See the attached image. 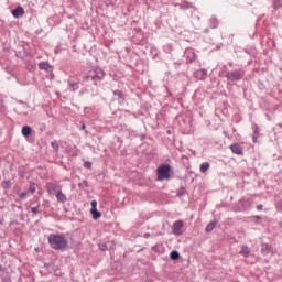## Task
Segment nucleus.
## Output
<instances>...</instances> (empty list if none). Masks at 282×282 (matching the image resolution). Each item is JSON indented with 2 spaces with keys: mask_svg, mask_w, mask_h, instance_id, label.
<instances>
[{
  "mask_svg": "<svg viewBox=\"0 0 282 282\" xmlns=\"http://www.w3.org/2000/svg\"><path fill=\"white\" fill-rule=\"evenodd\" d=\"M210 32V28H205L204 33L208 34Z\"/></svg>",
  "mask_w": 282,
  "mask_h": 282,
  "instance_id": "nucleus-43",
  "label": "nucleus"
},
{
  "mask_svg": "<svg viewBox=\"0 0 282 282\" xmlns=\"http://www.w3.org/2000/svg\"><path fill=\"white\" fill-rule=\"evenodd\" d=\"M230 150L232 151V153H237L238 155H242L243 153V149L238 142L230 144Z\"/></svg>",
  "mask_w": 282,
  "mask_h": 282,
  "instance_id": "nucleus-12",
  "label": "nucleus"
},
{
  "mask_svg": "<svg viewBox=\"0 0 282 282\" xmlns=\"http://www.w3.org/2000/svg\"><path fill=\"white\" fill-rule=\"evenodd\" d=\"M20 219H24V213L20 214Z\"/></svg>",
  "mask_w": 282,
  "mask_h": 282,
  "instance_id": "nucleus-47",
  "label": "nucleus"
},
{
  "mask_svg": "<svg viewBox=\"0 0 282 282\" xmlns=\"http://www.w3.org/2000/svg\"><path fill=\"white\" fill-rule=\"evenodd\" d=\"M84 166L85 169H91L93 162H90L89 160H86V162H84Z\"/></svg>",
  "mask_w": 282,
  "mask_h": 282,
  "instance_id": "nucleus-35",
  "label": "nucleus"
},
{
  "mask_svg": "<svg viewBox=\"0 0 282 282\" xmlns=\"http://www.w3.org/2000/svg\"><path fill=\"white\" fill-rule=\"evenodd\" d=\"M109 241H106L105 243H100L99 245V248L100 250H108L109 249Z\"/></svg>",
  "mask_w": 282,
  "mask_h": 282,
  "instance_id": "nucleus-33",
  "label": "nucleus"
},
{
  "mask_svg": "<svg viewBox=\"0 0 282 282\" xmlns=\"http://www.w3.org/2000/svg\"><path fill=\"white\" fill-rule=\"evenodd\" d=\"M39 68L44 69L45 72H48V73L54 72V67L53 65H51V63H48V61H41L39 63Z\"/></svg>",
  "mask_w": 282,
  "mask_h": 282,
  "instance_id": "nucleus-8",
  "label": "nucleus"
},
{
  "mask_svg": "<svg viewBox=\"0 0 282 282\" xmlns=\"http://www.w3.org/2000/svg\"><path fill=\"white\" fill-rule=\"evenodd\" d=\"M46 188H47V192H48L51 195H54V193H56V196H57V193H58V184H55L54 182H47V183H46Z\"/></svg>",
  "mask_w": 282,
  "mask_h": 282,
  "instance_id": "nucleus-10",
  "label": "nucleus"
},
{
  "mask_svg": "<svg viewBox=\"0 0 282 282\" xmlns=\"http://www.w3.org/2000/svg\"><path fill=\"white\" fill-rule=\"evenodd\" d=\"M105 76V69L101 67H95L94 69H90L86 76H84V80H93V83L97 85L99 80H104Z\"/></svg>",
  "mask_w": 282,
  "mask_h": 282,
  "instance_id": "nucleus-2",
  "label": "nucleus"
},
{
  "mask_svg": "<svg viewBox=\"0 0 282 282\" xmlns=\"http://www.w3.org/2000/svg\"><path fill=\"white\" fill-rule=\"evenodd\" d=\"M185 193H186L185 186H181V188H178L176 195H178V197H182L183 195H185Z\"/></svg>",
  "mask_w": 282,
  "mask_h": 282,
  "instance_id": "nucleus-31",
  "label": "nucleus"
},
{
  "mask_svg": "<svg viewBox=\"0 0 282 282\" xmlns=\"http://www.w3.org/2000/svg\"><path fill=\"white\" fill-rule=\"evenodd\" d=\"M90 204H91L90 213H91V215L94 217L95 209H96V206H97L98 202H97V199H91Z\"/></svg>",
  "mask_w": 282,
  "mask_h": 282,
  "instance_id": "nucleus-28",
  "label": "nucleus"
},
{
  "mask_svg": "<svg viewBox=\"0 0 282 282\" xmlns=\"http://www.w3.org/2000/svg\"><path fill=\"white\" fill-rule=\"evenodd\" d=\"M210 169V162H202L200 164V173H207Z\"/></svg>",
  "mask_w": 282,
  "mask_h": 282,
  "instance_id": "nucleus-20",
  "label": "nucleus"
},
{
  "mask_svg": "<svg viewBox=\"0 0 282 282\" xmlns=\"http://www.w3.org/2000/svg\"><path fill=\"white\" fill-rule=\"evenodd\" d=\"M67 83H68V89H70V91H76L77 89H79V80L69 79Z\"/></svg>",
  "mask_w": 282,
  "mask_h": 282,
  "instance_id": "nucleus-15",
  "label": "nucleus"
},
{
  "mask_svg": "<svg viewBox=\"0 0 282 282\" xmlns=\"http://www.w3.org/2000/svg\"><path fill=\"white\" fill-rule=\"evenodd\" d=\"M144 237L148 239L150 237V232H144Z\"/></svg>",
  "mask_w": 282,
  "mask_h": 282,
  "instance_id": "nucleus-46",
  "label": "nucleus"
},
{
  "mask_svg": "<svg viewBox=\"0 0 282 282\" xmlns=\"http://www.w3.org/2000/svg\"><path fill=\"white\" fill-rule=\"evenodd\" d=\"M273 248L270 243H265V242H262L261 243V252L262 254L267 256V254H270V252H272Z\"/></svg>",
  "mask_w": 282,
  "mask_h": 282,
  "instance_id": "nucleus-13",
  "label": "nucleus"
},
{
  "mask_svg": "<svg viewBox=\"0 0 282 282\" xmlns=\"http://www.w3.org/2000/svg\"><path fill=\"white\" fill-rule=\"evenodd\" d=\"M36 192V186H35V183L32 182L28 188V195L29 193H35Z\"/></svg>",
  "mask_w": 282,
  "mask_h": 282,
  "instance_id": "nucleus-29",
  "label": "nucleus"
},
{
  "mask_svg": "<svg viewBox=\"0 0 282 282\" xmlns=\"http://www.w3.org/2000/svg\"><path fill=\"white\" fill-rule=\"evenodd\" d=\"M172 166L171 164H160L156 169L158 180H171Z\"/></svg>",
  "mask_w": 282,
  "mask_h": 282,
  "instance_id": "nucleus-4",
  "label": "nucleus"
},
{
  "mask_svg": "<svg viewBox=\"0 0 282 282\" xmlns=\"http://www.w3.org/2000/svg\"><path fill=\"white\" fill-rule=\"evenodd\" d=\"M183 219H176L172 226V232H174V235H183Z\"/></svg>",
  "mask_w": 282,
  "mask_h": 282,
  "instance_id": "nucleus-6",
  "label": "nucleus"
},
{
  "mask_svg": "<svg viewBox=\"0 0 282 282\" xmlns=\"http://www.w3.org/2000/svg\"><path fill=\"white\" fill-rule=\"evenodd\" d=\"M196 58H197V54L195 52L187 53V61H189V63H194V61H196Z\"/></svg>",
  "mask_w": 282,
  "mask_h": 282,
  "instance_id": "nucleus-23",
  "label": "nucleus"
},
{
  "mask_svg": "<svg viewBox=\"0 0 282 282\" xmlns=\"http://www.w3.org/2000/svg\"><path fill=\"white\" fill-rule=\"evenodd\" d=\"M44 206H50V199H44Z\"/></svg>",
  "mask_w": 282,
  "mask_h": 282,
  "instance_id": "nucleus-44",
  "label": "nucleus"
},
{
  "mask_svg": "<svg viewBox=\"0 0 282 282\" xmlns=\"http://www.w3.org/2000/svg\"><path fill=\"white\" fill-rule=\"evenodd\" d=\"M252 129H253V131L257 135V140H258V138L260 135V127H258V124L254 123V124H252Z\"/></svg>",
  "mask_w": 282,
  "mask_h": 282,
  "instance_id": "nucleus-30",
  "label": "nucleus"
},
{
  "mask_svg": "<svg viewBox=\"0 0 282 282\" xmlns=\"http://www.w3.org/2000/svg\"><path fill=\"white\" fill-rule=\"evenodd\" d=\"M208 72L207 69L203 68V69H196V72H194V77L197 80H205V78H207Z\"/></svg>",
  "mask_w": 282,
  "mask_h": 282,
  "instance_id": "nucleus-7",
  "label": "nucleus"
},
{
  "mask_svg": "<svg viewBox=\"0 0 282 282\" xmlns=\"http://www.w3.org/2000/svg\"><path fill=\"white\" fill-rule=\"evenodd\" d=\"M101 217V210H98L97 206L95 207L93 219H99Z\"/></svg>",
  "mask_w": 282,
  "mask_h": 282,
  "instance_id": "nucleus-27",
  "label": "nucleus"
},
{
  "mask_svg": "<svg viewBox=\"0 0 282 282\" xmlns=\"http://www.w3.org/2000/svg\"><path fill=\"white\" fill-rule=\"evenodd\" d=\"M82 129H86V124L85 123L82 124Z\"/></svg>",
  "mask_w": 282,
  "mask_h": 282,
  "instance_id": "nucleus-48",
  "label": "nucleus"
},
{
  "mask_svg": "<svg viewBox=\"0 0 282 282\" xmlns=\"http://www.w3.org/2000/svg\"><path fill=\"white\" fill-rule=\"evenodd\" d=\"M48 243L54 250H65L69 241L63 232H51L48 235Z\"/></svg>",
  "mask_w": 282,
  "mask_h": 282,
  "instance_id": "nucleus-1",
  "label": "nucleus"
},
{
  "mask_svg": "<svg viewBox=\"0 0 282 282\" xmlns=\"http://www.w3.org/2000/svg\"><path fill=\"white\" fill-rule=\"evenodd\" d=\"M161 248V243H155V246H152L153 250H160Z\"/></svg>",
  "mask_w": 282,
  "mask_h": 282,
  "instance_id": "nucleus-39",
  "label": "nucleus"
},
{
  "mask_svg": "<svg viewBox=\"0 0 282 282\" xmlns=\"http://www.w3.org/2000/svg\"><path fill=\"white\" fill-rule=\"evenodd\" d=\"M113 96L117 97L119 102H124V100H126V96H124L123 91H121L120 89H115Z\"/></svg>",
  "mask_w": 282,
  "mask_h": 282,
  "instance_id": "nucleus-17",
  "label": "nucleus"
},
{
  "mask_svg": "<svg viewBox=\"0 0 282 282\" xmlns=\"http://www.w3.org/2000/svg\"><path fill=\"white\" fill-rule=\"evenodd\" d=\"M252 140H253V142H258V135H257L256 131H253Z\"/></svg>",
  "mask_w": 282,
  "mask_h": 282,
  "instance_id": "nucleus-40",
  "label": "nucleus"
},
{
  "mask_svg": "<svg viewBox=\"0 0 282 282\" xmlns=\"http://www.w3.org/2000/svg\"><path fill=\"white\" fill-rule=\"evenodd\" d=\"M180 8L181 10H189L191 8H193V3H191L189 1H182L180 3Z\"/></svg>",
  "mask_w": 282,
  "mask_h": 282,
  "instance_id": "nucleus-19",
  "label": "nucleus"
},
{
  "mask_svg": "<svg viewBox=\"0 0 282 282\" xmlns=\"http://www.w3.org/2000/svg\"><path fill=\"white\" fill-rule=\"evenodd\" d=\"M51 145H52V148H53L54 151H58L59 144H58V142H56V140H53V141L51 142Z\"/></svg>",
  "mask_w": 282,
  "mask_h": 282,
  "instance_id": "nucleus-32",
  "label": "nucleus"
},
{
  "mask_svg": "<svg viewBox=\"0 0 282 282\" xmlns=\"http://www.w3.org/2000/svg\"><path fill=\"white\" fill-rule=\"evenodd\" d=\"M240 202H241V203H245V202H246V199H240Z\"/></svg>",
  "mask_w": 282,
  "mask_h": 282,
  "instance_id": "nucleus-49",
  "label": "nucleus"
},
{
  "mask_svg": "<svg viewBox=\"0 0 282 282\" xmlns=\"http://www.w3.org/2000/svg\"><path fill=\"white\" fill-rule=\"evenodd\" d=\"M180 258H181V254H180L178 250H172L170 252V259H173L174 261H176Z\"/></svg>",
  "mask_w": 282,
  "mask_h": 282,
  "instance_id": "nucleus-22",
  "label": "nucleus"
},
{
  "mask_svg": "<svg viewBox=\"0 0 282 282\" xmlns=\"http://www.w3.org/2000/svg\"><path fill=\"white\" fill-rule=\"evenodd\" d=\"M257 209H258V210H263V204H258V205H257Z\"/></svg>",
  "mask_w": 282,
  "mask_h": 282,
  "instance_id": "nucleus-41",
  "label": "nucleus"
},
{
  "mask_svg": "<svg viewBox=\"0 0 282 282\" xmlns=\"http://www.w3.org/2000/svg\"><path fill=\"white\" fill-rule=\"evenodd\" d=\"M39 208H40V202H37L36 206H32L31 210L32 213H34V215H36V213H39Z\"/></svg>",
  "mask_w": 282,
  "mask_h": 282,
  "instance_id": "nucleus-34",
  "label": "nucleus"
},
{
  "mask_svg": "<svg viewBox=\"0 0 282 282\" xmlns=\"http://www.w3.org/2000/svg\"><path fill=\"white\" fill-rule=\"evenodd\" d=\"M245 76V69H231L230 72H227L225 75L229 83H239V80H242Z\"/></svg>",
  "mask_w": 282,
  "mask_h": 282,
  "instance_id": "nucleus-3",
  "label": "nucleus"
},
{
  "mask_svg": "<svg viewBox=\"0 0 282 282\" xmlns=\"http://www.w3.org/2000/svg\"><path fill=\"white\" fill-rule=\"evenodd\" d=\"M0 111L2 113H7V111H8V109H7L6 105H4V100L2 98H0Z\"/></svg>",
  "mask_w": 282,
  "mask_h": 282,
  "instance_id": "nucleus-26",
  "label": "nucleus"
},
{
  "mask_svg": "<svg viewBox=\"0 0 282 282\" xmlns=\"http://www.w3.org/2000/svg\"><path fill=\"white\" fill-rule=\"evenodd\" d=\"M282 8V0H274L273 1V9L280 10Z\"/></svg>",
  "mask_w": 282,
  "mask_h": 282,
  "instance_id": "nucleus-25",
  "label": "nucleus"
},
{
  "mask_svg": "<svg viewBox=\"0 0 282 282\" xmlns=\"http://www.w3.org/2000/svg\"><path fill=\"white\" fill-rule=\"evenodd\" d=\"M25 14V10L22 6H18L12 10V15L15 17V19H19L20 17H23Z\"/></svg>",
  "mask_w": 282,
  "mask_h": 282,
  "instance_id": "nucleus-11",
  "label": "nucleus"
},
{
  "mask_svg": "<svg viewBox=\"0 0 282 282\" xmlns=\"http://www.w3.org/2000/svg\"><path fill=\"white\" fill-rule=\"evenodd\" d=\"M26 195H29V191H23L22 193H20V198L25 199Z\"/></svg>",
  "mask_w": 282,
  "mask_h": 282,
  "instance_id": "nucleus-36",
  "label": "nucleus"
},
{
  "mask_svg": "<svg viewBox=\"0 0 282 282\" xmlns=\"http://www.w3.org/2000/svg\"><path fill=\"white\" fill-rule=\"evenodd\" d=\"M3 188H11L12 186V180H3V182L1 183Z\"/></svg>",
  "mask_w": 282,
  "mask_h": 282,
  "instance_id": "nucleus-24",
  "label": "nucleus"
},
{
  "mask_svg": "<svg viewBox=\"0 0 282 282\" xmlns=\"http://www.w3.org/2000/svg\"><path fill=\"white\" fill-rule=\"evenodd\" d=\"M3 270H6V268L2 265V263H0V272H3Z\"/></svg>",
  "mask_w": 282,
  "mask_h": 282,
  "instance_id": "nucleus-45",
  "label": "nucleus"
},
{
  "mask_svg": "<svg viewBox=\"0 0 282 282\" xmlns=\"http://www.w3.org/2000/svg\"><path fill=\"white\" fill-rule=\"evenodd\" d=\"M2 282H12L11 278H2Z\"/></svg>",
  "mask_w": 282,
  "mask_h": 282,
  "instance_id": "nucleus-42",
  "label": "nucleus"
},
{
  "mask_svg": "<svg viewBox=\"0 0 282 282\" xmlns=\"http://www.w3.org/2000/svg\"><path fill=\"white\" fill-rule=\"evenodd\" d=\"M254 221L258 224L262 219L261 215H253Z\"/></svg>",
  "mask_w": 282,
  "mask_h": 282,
  "instance_id": "nucleus-37",
  "label": "nucleus"
},
{
  "mask_svg": "<svg viewBox=\"0 0 282 282\" xmlns=\"http://www.w3.org/2000/svg\"><path fill=\"white\" fill-rule=\"evenodd\" d=\"M33 129L32 127H30L29 124H24L21 129V133L22 135H24L25 138H29V135H31Z\"/></svg>",
  "mask_w": 282,
  "mask_h": 282,
  "instance_id": "nucleus-16",
  "label": "nucleus"
},
{
  "mask_svg": "<svg viewBox=\"0 0 282 282\" xmlns=\"http://www.w3.org/2000/svg\"><path fill=\"white\" fill-rule=\"evenodd\" d=\"M217 219H213L212 221H209L205 228L206 232H212L215 228V226L217 225Z\"/></svg>",
  "mask_w": 282,
  "mask_h": 282,
  "instance_id": "nucleus-18",
  "label": "nucleus"
},
{
  "mask_svg": "<svg viewBox=\"0 0 282 282\" xmlns=\"http://www.w3.org/2000/svg\"><path fill=\"white\" fill-rule=\"evenodd\" d=\"M28 109L29 105L23 100H20L17 107H14V111H17V113H20L21 116H25L28 113Z\"/></svg>",
  "mask_w": 282,
  "mask_h": 282,
  "instance_id": "nucleus-5",
  "label": "nucleus"
},
{
  "mask_svg": "<svg viewBox=\"0 0 282 282\" xmlns=\"http://www.w3.org/2000/svg\"><path fill=\"white\" fill-rule=\"evenodd\" d=\"M57 202H62V204H65L67 202V195L63 193V188L57 184V193H56Z\"/></svg>",
  "mask_w": 282,
  "mask_h": 282,
  "instance_id": "nucleus-9",
  "label": "nucleus"
},
{
  "mask_svg": "<svg viewBox=\"0 0 282 282\" xmlns=\"http://www.w3.org/2000/svg\"><path fill=\"white\" fill-rule=\"evenodd\" d=\"M209 23H210V28H213V29H216L219 25V21H218V19H216V17H212L209 19Z\"/></svg>",
  "mask_w": 282,
  "mask_h": 282,
  "instance_id": "nucleus-21",
  "label": "nucleus"
},
{
  "mask_svg": "<svg viewBox=\"0 0 282 282\" xmlns=\"http://www.w3.org/2000/svg\"><path fill=\"white\" fill-rule=\"evenodd\" d=\"M44 267L46 268V270H51V268L54 267V263H44Z\"/></svg>",
  "mask_w": 282,
  "mask_h": 282,
  "instance_id": "nucleus-38",
  "label": "nucleus"
},
{
  "mask_svg": "<svg viewBox=\"0 0 282 282\" xmlns=\"http://www.w3.org/2000/svg\"><path fill=\"white\" fill-rule=\"evenodd\" d=\"M240 254H242L243 257H250L251 254V250L249 248V246H247V243H242L240 250H239Z\"/></svg>",
  "mask_w": 282,
  "mask_h": 282,
  "instance_id": "nucleus-14",
  "label": "nucleus"
}]
</instances>
